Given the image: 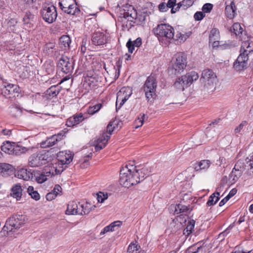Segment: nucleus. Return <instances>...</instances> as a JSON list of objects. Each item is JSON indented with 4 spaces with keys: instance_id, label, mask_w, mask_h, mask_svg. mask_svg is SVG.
I'll return each instance as SVG.
<instances>
[{
    "instance_id": "1",
    "label": "nucleus",
    "mask_w": 253,
    "mask_h": 253,
    "mask_svg": "<svg viewBox=\"0 0 253 253\" xmlns=\"http://www.w3.org/2000/svg\"><path fill=\"white\" fill-rule=\"evenodd\" d=\"M200 81L202 89L204 91L211 92L215 89L217 79L216 74L212 70L207 69L203 71Z\"/></svg>"
},
{
    "instance_id": "2",
    "label": "nucleus",
    "mask_w": 253,
    "mask_h": 253,
    "mask_svg": "<svg viewBox=\"0 0 253 253\" xmlns=\"http://www.w3.org/2000/svg\"><path fill=\"white\" fill-rule=\"evenodd\" d=\"M134 171L128 168V166L123 168L120 170V183L125 187L127 188L138 184L139 178L137 177V174H135Z\"/></svg>"
},
{
    "instance_id": "3",
    "label": "nucleus",
    "mask_w": 253,
    "mask_h": 253,
    "mask_svg": "<svg viewBox=\"0 0 253 253\" xmlns=\"http://www.w3.org/2000/svg\"><path fill=\"white\" fill-rule=\"evenodd\" d=\"M186 66V56L184 53H178L173 59L172 65L169 68V72L170 75H177L183 72Z\"/></svg>"
},
{
    "instance_id": "4",
    "label": "nucleus",
    "mask_w": 253,
    "mask_h": 253,
    "mask_svg": "<svg viewBox=\"0 0 253 253\" xmlns=\"http://www.w3.org/2000/svg\"><path fill=\"white\" fill-rule=\"evenodd\" d=\"M27 220L26 216L25 215H14L7 219L2 230L7 232H13L14 230L20 228Z\"/></svg>"
},
{
    "instance_id": "5",
    "label": "nucleus",
    "mask_w": 253,
    "mask_h": 253,
    "mask_svg": "<svg viewBox=\"0 0 253 253\" xmlns=\"http://www.w3.org/2000/svg\"><path fill=\"white\" fill-rule=\"evenodd\" d=\"M51 160L49 152L33 154L29 158V165L32 167H38L49 163Z\"/></svg>"
},
{
    "instance_id": "6",
    "label": "nucleus",
    "mask_w": 253,
    "mask_h": 253,
    "mask_svg": "<svg viewBox=\"0 0 253 253\" xmlns=\"http://www.w3.org/2000/svg\"><path fill=\"white\" fill-rule=\"evenodd\" d=\"M157 83L154 76H149L143 85L145 96L148 101L152 102L156 96V91Z\"/></svg>"
},
{
    "instance_id": "7",
    "label": "nucleus",
    "mask_w": 253,
    "mask_h": 253,
    "mask_svg": "<svg viewBox=\"0 0 253 253\" xmlns=\"http://www.w3.org/2000/svg\"><path fill=\"white\" fill-rule=\"evenodd\" d=\"M154 33L160 41L161 38H165L171 39L174 36V29L170 25L167 24H159L153 30Z\"/></svg>"
},
{
    "instance_id": "8",
    "label": "nucleus",
    "mask_w": 253,
    "mask_h": 253,
    "mask_svg": "<svg viewBox=\"0 0 253 253\" xmlns=\"http://www.w3.org/2000/svg\"><path fill=\"white\" fill-rule=\"evenodd\" d=\"M40 13L43 20L48 24L55 21L57 16L56 8L53 5H43Z\"/></svg>"
},
{
    "instance_id": "9",
    "label": "nucleus",
    "mask_w": 253,
    "mask_h": 253,
    "mask_svg": "<svg viewBox=\"0 0 253 253\" xmlns=\"http://www.w3.org/2000/svg\"><path fill=\"white\" fill-rule=\"evenodd\" d=\"M114 128V127H113L112 124L110 123L107 126L106 132H103L96 141V144L95 145V149L96 151H100L106 146Z\"/></svg>"
},
{
    "instance_id": "10",
    "label": "nucleus",
    "mask_w": 253,
    "mask_h": 253,
    "mask_svg": "<svg viewBox=\"0 0 253 253\" xmlns=\"http://www.w3.org/2000/svg\"><path fill=\"white\" fill-rule=\"evenodd\" d=\"M57 67L64 73L71 74L74 69V61L67 56H62L58 62Z\"/></svg>"
},
{
    "instance_id": "11",
    "label": "nucleus",
    "mask_w": 253,
    "mask_h": 253,
    "mask_svg": "<svg viewBox=\"0 0 253 253\" xmlns=\"http://www.w3.org/2000/svg\"><path fill=\"white\" fill-rule=\"evenodd\" d=\"M249 50L244 49V52H241L233 64L234 68L237 71H241L247 68L249 56L247 53Z\"/></svg>"
},
{
    "instance_id": "12",
    "label": "nucleus",
    "mask_w": 253,
    "mask_h": 253,
    "mask_svg": "<svg viewBox=\"0 0 253 253\" xmlns=\"http://www.w3.org/2000/svg\"><path fill=\"white\" fill-rule=\"evenodd\" d=\"M19 87L16 84H5L1 89V94L6 98L15 97V93H19Z\"/></svg>"
},
{
    "instance_id": "13",
    "label": "nucleus",
    "mask_w": 253,
    "mask_h": 253,
    "mask_svg": "<svg viewBox=\"0 0 253 253\" xmlns=\"http://www.w3.org/2000/svg\"><path fill=\"white\" fill-rule=\"evenodd\" d=\"M54 171H55V174L59 173V170H57L56 169H55L54 168L52 169H50L49 171L47 169H44V172H42L41 173H38L37 175H35V180L38 183H42L44 181H45L47 179V176L50 175H54Z\"/></svg>"
},
{
    "instance_id": "14",
    "label": "nucleus",
    "mask_w": 253,
    "mask_h": 253,
    "mask_svg": "<svg viewBox=\"0 0 253 253\" xmlns=\"http://www.w3.org/2000/svg\"><path fill=\"white\" fill-rule=\"evenodd\" d=\"M91 41L95 45H104L107 42L106 37L103 33L95 32L92 35Z\"/></svg>"
},
{
    "instance_id": "15",
    "label": "nucleus",
    "mask_w": 253,
    "mask_h": 253,
    "mask_svg": "<svg viewBox=\"0 0 253 253\" xmlns=\"http://www.w3.org/2000/svg\"><path fill=\"white\" fill-rule=\"evenodd\" d=\"M61 135H53L47 138L46 140L42 142L41 143V147L43 148L51 147L61 140Z\"/></svg>"
},
{
    "instance_id": "16",
    "label": "nucleus",
    "mask_w": 253,
    "mask_h": 253,
    "mask_svg": "<svg viewBox=\"0 0 253 253\" xmlns=\"http://www.w3.org/2000/svg\"><path fill=\"white\" fill-rule=\"evenodd\" d=\"M58 160L61 162V165L68 164L70 163L73 158V154L72 153L68 154L65 152H59L57 154Z\"/></svg>"
},
{
    "instance_id": "17",
    "label": "nucleus",
    "mask_w": 253,
    "mask_h": 253,
    "mask_svg": "<svg viewBox=\"0 0 253 253\" xmlns=\"http://www.w3.org/2000/svg\"><path fill=\"white\" fill-rule=\"evenodd\" d=\"M13 167L6 163H0V174L3 176L11 175L13 172Z\"/></svg>"
},
{
    "instance_id": "18",
    "label": "nucleus",
    "mask_w": 253,
    "mask_h": 253,
    "mask_svg": "<svg viewBox=\"0 0 253 253\" xmlns=\"http://www.w3.org/2000/svg\"><path fill=\"white\" fill-rule=\"evenodd\" d=\"M84 117L82 113L75 115L73 117H70L66 122V125L68 126H73L79 124L84 120Z\"/></svg>"
},
{
    "instance_id": "19",
    "label": "nucleus",
    "mask_w": 253,
    "mask_h": 253,
    "mask_svg": "<svg viewBox=\"0 0 253 253\" xmlns=\"http://www.w3.org/2000/svg\"><path fill=\"white\" fill-rule=\"evenodd\" d=\"M61 91V87L58 85H52L45 92V96L48 99H51L57 96Z\"/></svg>"
},
{
    "instance_id": "20",
    "label": "nucleus",
    "mask_w": 253,
    "mask_h": 253,
    "mask_svg": "<svg viewBox=\"0 0 253 253\" xmlns=\"http://www.w3.org/2000/svg\"><path fill=\"white\" fill-rule=\"evenodd\" d=\"M237 8L234 2L232 1L229 5H227L225 9V13L226 16L231 19H233L236 14Z\"/></svg>"
},
{
    "instance_id": "21",
    "label": "nucleus",
    "mask_w": 253,
    "mask_h": 253,
    "mask_svg": "<svg viewBox=\"0 0 253 253\" xmlns=\"http://www.w3.org/2000/svg\"><path fill=\"white\" fill-rule=\"evenodd\" d=\"M79 209V204L78 205L77 202L75 201L70 202L68 205L66 214L69 215L78 214Z\"/></svg>"
},
{
    "instance_id": "22",
    "label": "nucleus",
    "mask_w": 253,
    "mask_h": 253,
    "mask_svg": "<svg viewBox=\"0 0 253 253\" xmlns=\"http://www.w3.org/2000/svg\"><path fill=\"white\" fill-rule=\"evenodd\" d=\"M122 224V221L117 220L111 223L110 225L105 227L100 232V235H103L109 232L115 231L116 230V228L120 227Z\"/></svg>"
},
{
    "instance_id": "23",
    "label": "nucleus",
    "mask_w": 253,
    "mask_h": 253,
    "mask_svg": "<svg viewBox=\"0 0 253 253\" xmlns=\"http://www.w3.org/2000/svg\"><path fill=\"white\" fill-rule=\"evenodd\" d=\"M182 76L188 86L192 84L194 81H196L199 78L198 74L195 71L188 72Z\"/></svg>"
},
{
    "instance_id": "24",
    "label": "nucleus",
    "mask_w": 253,
    "mask_h": 253,
    "mask_svg": "<svg viewBox=\"0 0 253 253\" xmlns=\"http://www.w3.org/2000/svg\"><path fill=\"white\" fill-rule=\"evenodd\" d=\"M71 42V41L69 36H62L59 39L60 47L64 50L69 49Z\"/></svg>"
},
{
    "instance_id": "25",
    "label": "nucleus",
    "mask_w": 253,
    "mask_h": 253,
    "mask_svg": "<svg viewBox=\"0 0 253 253\" xmlns=\"http://www.w3.org/2000/svg\"><path fill=\"white\" fill-rule=\"evenodd\" d=\"M12 150L11 155L19 156L25 153L28 149L22 146L16 145L14 142Z\"/></svg>"
},
{
    "instance_id": "26",
    "label": "nucleus",
    "mask_w": 253,
    "mask_h": 253,
    "mask_svg": "<svg viewBox=\"0 0 253 253\" xmlns=\"http://www.w3.org/2000/svg\"><path fill=\"white\" fill-rule=\"evenodd\" d=\"M173 86L179 90L183 91L184 88L187 87L188 86L185 83V81L182 76L175 81L173 84Z\"/></svg>"
},
{
    "instance_id": "27",
    "label": "nucleus",
    "mask_w": 253,
    "mask_h": 253,
    "mask_svg": "<svg viewBox=\"0 0 253 253\" xmlns=\"http://www.w3.org/2000/svg\"><path fill=\"white\" fill-rule=\"evenodd\" d=\"M22 191L21 186L19 184H16L11 188V195L17 200H19L21 198Z\"/></svg>"
},
{
    "instance_id": "28",
    "label": "nucleus",
    "mask_w": 253,
    "mask_h": 253,
    "mask_svg": "<svg viewBox=\"0 0 253 253\" xmlns=\"http://www.w3.org/2000/svg\"><path fill=\"white\" fill-rule=\"evenodd\" d=\"M134 172L138 175L137 177L139 178V182H140L141 181L143 180L145 178L149 175V171L147 168L143 167L139 169H137Z\"/></svg>"
},
{
    "instance_id": "29",
    "label": "nucleus",
    "mask_w": 253,
    "mask_h": 253,
    "mask_svg": "<svg viewBox=\"0 0 253 253\" xmlns=\"http://www.w3.org/2000/svg\"><path fill=\"white\" fill-rule=\"evenodd\" d=\"M241 170H232L229 176V183L230 184L235 183L242 175Z\"/></svg>"
},
{
    "instance_id": "30",
    "label": "nucleus",
    "mask_w": 253,
    "mask_h": 253,
    "mask_svg": "<svg viewBox=\"0 0 253 253\" xmlns=\"http://www.w3.org/2000/svg\"><path fill=\"white\" fill-rule=\"evenodd\" d=\"M64 12L68 14L72 15H78L80 12V8L77 6L76 1L72 4V6L68 7L66 9H64Z\"/></svg>"
},
{
    "instance_id": "31",
    "label": "nucleus",
    "mask_w": 253,
    "mask_h": 253,
    "mask_svg": "<svg viewBox=\"0 0 253 253\" xmlns=\"http://www.w3.org/2000/svg\"><path fill=\"white\" fill-rule=\"evenodd\" d=\"M17 175L19 178L28 180L32 177V173L28 171L26 169H22L18 171Z\"/></svg>"
},
{
    "instance_id": "32",
    "label": "nucleus",
    "mask_w": 253,
    "mask_h": 253,
    "mask_svg": "<svg viewBox=\"0 0 253 253\" xmlns=\"http://www.w3.org/2000/svg\"><path fill=\"white\" fill-rule=\"evenodd\" d=\"M55 44L53 42H49L46 43L43 47V52L48 55H52L55 51Z\"/></svg>"
},
{
    "instance_id": "33",
    "label": "nucleus",
    "mask_w": 253,
    "mask_h": 253,
    "mask_svg": "<svg viewBox=\"0 0 253 253\" xmlns=\"http://www.w3.org/2000/svg\"><path fill=\"white\" fill-rule=\"evenodd\" d=\"M79 208L78 214L80 215L87 214L92 210L91 208L90 207V205L87 202L84 204H80L79 203Z\"/></svg>"
},
{
    "instance_id": "34",
    "label": "nucleus",
    "mask_w": 253,
    "mask_h": 253,
    "mask_svg": "<svg viewBox=\"0 0 253 253\" xmlns=\"http://www.w3.org/2000/svg\"><path fill=\"white\" fill-rule=\"evenodd\" d=\"M195 221L193 219H190L188 221L186 227L183 230V234L188 236L192 233L195 226Z\"/></svg>"
},
{
    "instance_id": "35",
    "label": "nucleus",
    "mask_w": 253,
    "mask_h": 253,
    "mask_svg": "<svg viewBox=\"0 0 253 253\" xmlns=\"http://www.w3.org/2000/svg\"><path fill=\"white\" fill-rule=\"evenodd\" d=\"M13 143L9 141H5L1 146V150L5 153L11 155Z\"/></svg>"
},
{
    "instance_id": "36",
    "label": "nucleus",
    "mask_w": 253,
    "mask_h": 253,
    "mask_svg": "<svg viewBox=\"0 0 253 253\" xmlns=\"http://www.w3.org/2000/svg\"><path fill=\"white\" fill-rule=\"evenodd\" d=\"M244 49H245L246 51V50H249L247 53V56H248L249 54L253 51V43L250 42L249 41H245L243 42L242 43L240 52H244Z\"/></svg>"
},
{
    "instance_id": "37",
    "label": "nucleus",
    "mask_w": 253,
    "mask_h": 253,
    "mask_svg": "<svg viewBox=\"0 0 253 253\" xmlns=\"http://www.w3.org/2000/svg\"><path fill=\"white\" fill-rule=\"evenodd\" d=\"M219 193L218 192L212 194L207 203V205L211 206L215 205L219 199Z\"/></svg>"
},
{
    "instance_id": "38",
    "label": "nucleus",
    "mask_w": 253,
    "mask_h": 253,
    "mask_svg": "<svg viewBox=\"0 0 253 253\" xmlns=\"http://www.w3.org/2000/svg\"><path fill=\"white\" fill-rule=\"evenodd\" d=\"M76 0H60L59 5L60 9L64 11L68 7L72 6V4L75 3Z\"/></svg>"
},
{
    "instance_id": "39",
    "label": "nucleus",
    "mask_w": 253,
    "mask_h": 253,
    "mask_svg": "<svg viewBox=\"0 0 253 253\" xmlns=\"http://www.w3.org/2000/svg\"><path fill=\"white\" fill-rule=\"evenodd\" d=\"M127 100L126 98L117 93L116 103V111L120 109Z\"/></svg>"
},
{
    "instance_id": "40",
    "label": "nucleus",
    "mask_w": 253,
    "mask_h": 253,
    "mask_svg": "<svg viewBox=\"0 0 253 253\" xmlns=\"http://www.w3.org/2000/svg\"><path fill=\"white\" fill-rule=\"evenodd\" d=\"M189 210L188 206L184 205L181 202L180 204H176L175 207L174 214H178L180 213L185 212Z\"/></svg>"
},
{
    "instance_id": "41",
    "label": "nucleus",
    "mask_w": 253,
    "mask_h": 253,
    "mask_svg": "<svg viewBox=\"0 0 253 253\" xmlns=\"http://www.w3.org/2000/svg\"><path fill=\"white\" fill-rule=\"evenodd\" d=\"M118 93L122 95L124 97H125V98H126L127 100L132 94V90L130 87L128 86L123 87L120 89Z\"/></svg>"
},
{
    "instance_id": "42",
    "label": "nucleus",
    "mask_w": 253,
    "mask_h": 253,
    "mask_svg": "<svg viewBox=\"0 0 253 253\" xmlns=\"http://www.w3.org/2000/svg\"><path fill=\"white\" fill-rule=\"evenodd\" d=\"M230 31L232 33L235 34L236 36H239L240 34H242L243 30L239 23H235L231 27Z\"/></svg>"
},
{
    "instance_id": "43",
    "label": "nucleus",
    "mask_w": 253,
    "mask_h": 253,
    "mask_svg": "<svg viewBox=\"0 0 253 253\" xmlns=\"http://www.w3.org/2000/svg\"><path fill=\"white\" fill-rule=\"evenodd\" d=\"M35 15L30 11H27L23 18V21L25 24L32 23L34 20Z\"/></svg>"
},
{
    "instance_id": "44",
    "label": "nucleus",
    "mask_w": 253,
    "mask_h": 253,
    "mask_svg": "<svg viewBox=\"0 0 253 253\" xmlns=\"http://www.w3.org/2000/svg\"><path fill=\"white\" fill-rule=\"evenodd\" d=\"M130 8L131 9H129L127 11H125L124 13L123 17L125 19L128 18L130 17L132 19H135L137 17L136 11L133 7H131Z\"/></svg>"
},
{
    "instance_id": "45",
    "label": "nucleus",
    "mask_w": 253,
    "mask_h": 253,
    "mask_svg": "<svg viewBox=\"0 0 253 253\" xmlns=\"http://www.w3.org/2000/svg\"><path fill=\"white\" fill-rule=\"evenodd\" d=\"M219 32L216 28H213L211 31L209 36L210 42H211L213 40H216L219 39Z\"/></svg>"
},
{
    "instance_id": "46",
    "label": "nucleus",
    "mask_w": 253,
    "mask_h": 253,
    "mask_svg": "<svg viewBox=\"0 0 253 253\" xmlns=\"http://www.w3.org/2000/svg\"><path fill=\"white\" fill-rule=\"evenodd\" d=\"M102 106V104L99 103L92 107H89L87 110V113L89 114L93 115L97 112L101 108Z\"/></svg>"
},
{
    "instance_id": "47",
    "label": "nucleus",
    "mask_w": 253,
    "mask_h": 253,
    "mask_svg": "<svg viewBox=\"0 0 253 253\" xmlns=\"http://www.w3.org/2000/svg\"><path fill=\"white\" fill-rule=\"evenodd\" d=\"M194 0H183L179 3V5L183 9H186L188 7L191 6L194 3Z\"/></svg>"
},
{
    "instance_id": "48",
    "label": "nucleus",
    "mask_w": 253,
    "mask_h": 253,
    "mask_svg": "<svg viewBox=\"0 0 253 253\" xmlns=\"http://www.w3.org/2000/svg\"><path fill=\"white\" fill-rule=\"evenodd\" d=\"M246 161V167L253 173V153L250 158H248Z\"/></svg>"
},
{
    "instance_id": "49",
    "label": "nucleus",
    "mask_w": 253,
    "mask_h": 253,
    "mask_svg": "<svg viewBox=\"0 0 253 253\" xmlns=\"http://www.w3.org/2000/svg\"><path fill=\"white\" fill-rule=\"evenodd\" d=\"M191 35V32H189L187 33H185L184 34L182 33H178L176 34V38L180 41V42H184L186 41V40L189 38Z\"/></svg>"
},
{
    "instance_id": "50",
    "label": "nucleus",
    "mask_w": 253,
    "mask_h": 253,
    "mask_svg": "<svg viewBox=\"0 0 253 253\" xmlns=\"http://www.w3.org/2000/svg\"><path fill=\"white\" fill-rule=\"evenodd\" d=\"M211 163L209 160H204L201 161L198 165L200 169H208L210 166Z\"/></svg>"
},
{
    "instance_id": "51",
    "label": "nucleus",
    "mask_w": 253,
    "mask_h": 253,
    "mask_svg": "<svg viewBox=\"0 0 253 253\" xmlns=\"http://www.w3.org/2000/svg\"><path fill=\"white\" fill-rule=\"evenodd\" d=\"M108 198V194L103 192H99L97 194V199L98 202L103 203L106 199Z\"/></svg>"
},
{
    "instance_id": "52",
    "label": "nucleus",
    "mask_w": 253,
    "mask_h": 253,
    "mask_svg": "<svg viewBox=\"0 0 253 253\" xmlns=\"http://www.w3.org/2000/svg\"><path fill=\"white\" fill-rule=\"evenodd\" d=\"M140 248L138 245L131 243L128 246L127 250V253H133L134 251H137Z\"/></svg>"
},
{
    "instance_id": "53",
    "label": "nucleus",
    "mask_w": 253,
    "mask_h": 253,
    "mask_svg": "<svg viewBox=\"0 0 253 253\" xmlns=\"http://www.w3.org/2000/svg\"><path fill=\"white\" fill-rule=\"evenodd\" d=\"M231 227L229 226L224 231L222 232L218 235V239L220 241H223L225 237L230 232Z\"/></svg>"
},
{
    "instance_id": "54",
    "label": "nucleus",
    "mask_w": 253,
    "mask_h": 253,
    "mask_svg": "<svg viewBox=\"0 0 253 253\" xmlns=\"http://www.w3.org/2000/svg\"><path fill=\"white\" fill-rule=\"evenodd\" d=\"M213 7V5L210 3H207L202 7V10L203 12L205 13H209L211 12V11L212 10Z\"/></svg>"
},
{
    "instance_id": "55",
    "label": "nucleus",
    "mask_w": 253,
    "mask_h": 253,
    "mask_svg": "<svg viewBox=\"0 0 253 253\" xmlns=\"http://www.w3.org/2000/svg\"><path fill=\"white\" fill-rule=\"evenodd\" d=\"M205 17V14L202 11L196 12L194 15V18L196 21H201Z\"/></svg>"
},
{
    "instance_id": "56",
    "label": "nucleus",
    "mask_w": 253,
    "mask_h": 253,
    "mask_svg": "<svg viewBox=\"0 0 253 253\" xmlns=\"http://www.w3.org/2000/svg\"><path fill=\"white\" fill-rule=\"evenodd\" d=\"M232 170H241L243 172L244 170V164L239 161L237 162Z\"/></svg>"
},
{
    "instance_id": "57",
    "label": "nucleus",
    "mask_w": 253,
    "mask_h": 253,
    "mask_svg": "<svg viewBox=\"0 0 253 253\" xmlns=\"http://www.w3.org/2000/svg\"><path fill=\"white\" fill-rule=\"evenodd\" d=\"M247 124V122L246 121H243L242 122V123L238 126H237L235 129L234 132L235 133H239L241 130L243 128L244 126H246Z\"/></svg>"
},
{
    "instance_id": "58",
    "label": "nucleus",
    "mask_w": 253,
    "mask_h": 253,
    "mask_svg": "<svg viewBox=\"0 0 253 253\" xmlns=\"http://www.w3.org/2000/svg\"><path fill=\"white\" fill-rule=\"evenodd\" d=\"M61 190H62L61 187L59 185L56 184L55 185V187H54V189H53V190L52 191V192L54 193V194L56 196H57L58 195H61V194L62 193Z\"/></svg>"
},
{
    "instance_id": "59",
    "label": "nucleus",
    "mask_w": 253,
    "mask_h": 253,
    "mask_svg": "<svg viewBox=\"0 0 253 253\" xmlns=\"http://www.w3.org/2000/svg\"><path fill=\"white\" fill-rule=\"evenodd\" d=\"M126 46L128 48V52L132 53L134 50V47L135 46L133 44V42L129 39L126 43Z\"/></svg>"
},
{
    "instance_id": "60",
    "label": "nucleus",
    "mask_w": 253,
    "mask_h": 253,
    "mask_svg": "<svg viewBox=\"0 0 253 253\" xmlns=\"http://www.w3.org/2000/svg\"><path fill=\"white\" fill-rule=\"evenodd\" d=\"M145 117V115L143 114L141 117H139L138 119L136 121L135 123L137 124V126H135L136 128L140 127L142 126L144 122V118Z\"/></svg>"
},
{
    "instance_id": "61",
    "label": "nucleus",
    "mask_w": 253,
    "mask_h": 253,
    "mask_svg": "<svg viewBox=\"0 0 253 253\" xmlns=\"http://www.w3.org/2000/svg\"><path fill=\"white\" fill-rule=\"evenodd\" d=\"M227 160L224 157H220L219 160L217 161V165L219 166H223L224 167V165L227 163Z\"/></svg>"
},
{
    "instance_id": "62",
    "label": "nucleus",
    "mask_w": 253,
    "mask_h": 253,
    "mask_svg": "<svg viewBox=\"0 0 253 253\" xmlns=\"http://www.w3.org/2000/svg\"><path fill=\"white\" fill-rule=\"evenodd\" d=\"M159 9L161 12H166L168 10V7L167 4L164 2H162L159 4Z\"/></svg>"
},
{
    "instance_id": "63",
    "label": "nucleus",
    "mask_w": 253,
    "mask_h": 253,
    "mask_svg": "<svg viewBox=\"0 0 253 253\" xmlns=\"http://www.w3.org/2000/svg\"><path fill=\"white\" fill-rule=\"evenodd\" d=\"M30 196H31V197L33 199H35L36 201H38L40 199V194L37 191H35L34 192H33L32 193L31 195H30Z\"/></svg>"
},
{
    "instance_id": "64",
    "label": "nucleus",
    "mask_w": 253,
    "mask_h": 253,
    "mask_svg": "<svg viewBox=\"0 0 253 253\" xmlns=\"http://www.w3.org/2000/svg\"><path fill=\"white\" fill-rule=\"evenodd\" d=\"M132 42L134 45H135V47H140L142 44V40L140 38H137L135 41H134Z\"/></svg>"
}]
</instances>
